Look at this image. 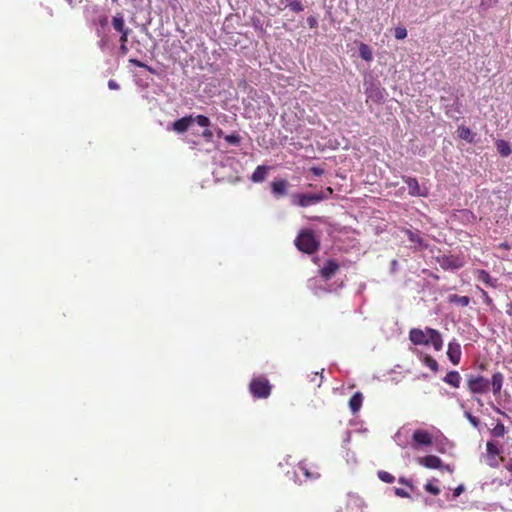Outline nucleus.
<instances>
[{
	"label": "nucleus",
	"mask_w": 512,
	"mask_h": 512,
	"mask_svg": "<svg viewBox=\"0 0 512 512\" xmlns=\"http://www.w3.org/2000/svg\"><path fill=\"white\" fill-rule=\"evenodd\" d=\"M409 340L416 346L432 345L435 351H440L443 348L441 333L430 327H426L425 329H410Z\"/></svg>",
	"instance_id": "obj_1"
},
{
	"label": "nucleus",
	"mask_w": 512,
	"mask_h": 512,
	"mask_svg": "<svg viewBox=\"0 0 512 512\" xmlns=\"http://www.w3.org/2000/svg\"><path fill=\"white\" fill-rule=\"evenodd\" d=\"M333 193L331 187L321 189L316 193H297L291 195V204L293 206L308 207L328 199Z\"/></svg>",
	"instance_id": "obj_2"
},
{
	"label": "nucleus",
	"mask_w": 512,
	"mask_h": 512,
	"mask_svg": "<svg viewBox=\"0 0 512 512\" xmlns=\"http://www.w3.org/2000/svg\"><path fill=\"white\" fill-rule=\"evenodd\" d=\"M296 247L307 254L318 250L319 240L311 230H302L295 239Z\"/></svg>",
	"instance_id": "obj_3"
},
{
	"label": "nucleus",
	"mask_w": 512,
	"mask_h": 512,
	"mask_svg": "<svg viewBox=\"0 0 512 512\" xmlns=\"http://www.w3.org/2000/svg\"><path fill=\"white\" fill-rule=\"evenodd\" d=\"M467 388L472 394H485L490 389L489 379L481 375H468Z\"/></svg>",
	"instance_id": "obj_4"
},
{
	"label": "nucleus",
	"mask_w": 512,
	"mask_h": 512,
	"mask_svg": "<svg viewBox=\"0 0 512 512\" xmlns=\"http://www.w3.org/2000/svg\"><path fill=\"white\" fill-rule=\"evenodd\" d=\"M249 390L256 398H267L271 393V386L265 377L260 376L251 380Z\"/></svg>",
	"instance_id": "obj_5"
},
{
	"label": "nucleus",
	"mask_w": 512,
	"mask_h": 512,
	"mask_svg": "<svg viewBox=\"0 0 512 512\" xmlns=\"http://www.w3.org/2000/svg\"><path fill=\"white\" fill-rule=\"evenodd\" d=\"M412 448L419 450L421 447L432 444V435L423 429H417L412 434Z\"/></svg>",
	"instance_id": "obj_6"
},
{
	"label": "nucleus",
	"mask_w": 512,
	"mask_h": 512,
	"mask_svg": "<svg viewBox=\"0 0 512 512\" xmlns=\"http://www.w3.org/2000/svg\"><path fill=\"white\" fill-rule=\"evenodd\" d=\"M403 181L406 183L409 189V194L416 197H427L429 194L428 188L418 183L414 177L404 176Z\"/></svg>",
	"instance_id": "obj_7"
},
{
	"label": "nucleus",
	"mask_w": 512,
	"mask_h": 512,
	"mask_svg": "<svg viewBox=\"0 0 512 512\" xmlns=\"http://www.w3.org/2000/svg\"><path fill=\"white\" fill-rule=\"evenodd\" d=\"M416 461L418 464H420L421 466H424L425 468H429V469H444L445 468V469L451 471L449 466H444L442 463V460L439 457L434 456V455L418 457L416 459Z\"/></svg>",
	"instance_id": "obj_8"
},
{
	"label": "nucleus",
	"mask_w": 512,
	"mask_h": 512,
	"mask_svg": "<svg viewBox=\"0 0 512 512\" xmlns=\"http://www.w3.org/2000/svg\"><path fill=\"white\" fill-rule=\"evenodd\" d=\"M438 262L443 269H459L464 266L463 258L454 255H443Z\"/></svg>",
	"instance_id": "obj_9"
},
{
	"label": "nucleus",
	"mask_w": 512,
	"mask_h": 512,
	"mask_svg": "<svg viewBox=\"0 0 512 512\" xmlns=\"http://www.w3.org/2000/svg\"><path fill=\"white\" fill-rule=\"evenodd\" d=\"M461 346L456 339L448 343L447 357L454 365H458L461 360Z\"/></svg>",
	"instance_id": "obj_10"
},
{
	"label": "nucleus",
	"mask_w": 512,
	"mask_h": 512,
	"mask_svg": "<svg viewBox=\"0 0 512 512\" xmlns=\"http://www.w3.org/2000/svg\"><path fill=\"white\" fill-rule=\"evenodd\" d=\"M289 183L285 179H277L271 182V191L276 198L287 195Z\"/></svg>",
	"instance_id": "obj_11"
},
{
	"label": "nucleus",
	"mask_w": 512,
	"mask_h": 512,
	"mask_svg": "<svg viewBox=\"0 0 512 512\" xmlns=\"http://www.w3.org/2000/svg\"><path fill=\"white\" fill-rule=\"evenodd\" d=\"M364 501L361 497L349 494L347 501V511L348 512H363Z\"/></svg>",
	"instance_id": "obj_12"
},
{
	"label": "nucleus",
	"mask_w": 512,
	"mask_h": 512,
	"mask_svg": "<svg viewBox=\"0 0 512 512\" xmlns=\"http://www.w3.org/2000/svg\"><path fill=\"white\" fill-rule=\"evenodd\" d=\"M194 122V117L193 116H185V117H182L178 120H176L173 124H172V129L174 131H176L177 133H183L185 132L189 127L190 125Z\"/></svg>",
	"instance_id": "obj_13"
},
{
	"label": "nucleus",
	"mask_w": 512,
	"mask_h": 512,
	"mask_svg": "<svg viewBox=\"0 0 512 512\" xmlns=\"http://www.w3.org/2000/svg\"><path fill=\"white\" fill-rule=\"evenodd\" d=\"M338 269L339 265L336 261L328 260L320 269V274L325 280H328L336 273Z\"/></svg>",
	"instance_id": "obj_14"
},
{
	"label": "nucleus",
	"mask_w": 512,
	"mask_h": 512,
	"mask_svg": "<svg viewBox=\"0 0 512 512\" xmlns=\"http://www.w3.org/2000/svg\"><path fill=\"white\" fill-rule=\"evenodd\" d=\"M490 386L492 388L493 394L498 395L502 389L504 383V376L501 372H495L492 374Z\"/></svg>",
	"instance_id": "obj_15"
},
{
	"label": "nucleus",
	"mask_w": 512,
	"mask_h": 512,
	"mask_svg": "<svg viewBox=\"0 0 512 512\" xmlns=\"http://www.w3.org/2000/svg\"><path fill=\"white\" fill-rule=\"evenodd\" d=\"M461 375L458 371L456 370H453V371H449L445 377L443 378V381L450 385L451 387L453 388H459L460 387V384H461Z\"/></svg>",
	"instance_id": "obj_16"
},
{
	"label": "nucleus",
	"mask_w": 512,
	"mask_h": 512,
	"mask_svg": "<svg viewBox=\"0 0 512 512\" xmlns=\"http://www.w3.org/2000/svg\"><path fill=\"white\" fill-rule=\"evenodd\" d=\"M267 173H268L267 166H264V165L257 166V168L252 173L250 179L254 183L263 182L267 177Z\"/></svg>",
	"instance_id": "obj_17"
},
{
	"label": "nucleus",
	"mask_w": 512,
	"mask_h": 512,
	"mask_svg": "<svg viewBox=\"0 0 512 512\" xmlns=\"http://www.w3.org/2000/svg\"><path fill=\"white\" fill-rule=\"evenodd\" d=\"M418 358L424 363L425 366L430 368L433 372H437L439 369V365L437 361L430 355L424 354L422 352L417 353Z\"/></svg>",
	"instance_id": "obj_18"
},
{
	"label": "nucleus",
	"mask_w": 512,
	"mask_h": 512,
	"mask_svg": "<svg viewBox=\"0 0 512 512\" xmlns=\"http://www.w3.org/2000/svg\"><path fill=\"white\" fill-rule=\"evenodd\" d=\"M475 276H476L477 280L485 283L486 285H488L490 287L496 286V279H493L486 270L478 269L475 272Z\"/></svg>",
	"instance_id": "obj_19"
},
{
	"label": "nucleus",
	"mask_w": 512,
	"mask_h": 512,
	"mask_svg": "<svg viewBox=\"0 0 512 512\" xmlns=\"http://www.w3.org/2000/svg\"><path fill=\"white\" fill-rule=\"evenodd\" d=\"M112 26L114 30L119 33L130 30V28L126 27L124 17L121 13H117L112 17Z\"/></svg>",
	"instance_id": "obj_20"
},
{
	"label": "nucleus",
	"mask_w": 512,
	"mask_h": 512,
	"mask_svg": "<svg viewBox=\"0 0 512 512\" xmlns=\"http://www.w3.org/2000/svg\"><path fill=\"white\" fill-rule=\"evenodd\" d=\"M363 402V396L360 392H356L349 400V408L353 414H356Z\"/></svg>",
	"instance_id": "obj_21"
},
{
	"label": "nucleus",
	"mask_w": 512,
	"mask_h": 512,
	"mask_svg": "<svg viewBox=\"0 0 512 512\" xmlns=\"http://www.w3.org/2000/svg\"><path fill=\"white\" fill-rule=\"evenodd\" d=\"M448 301L450 303H454L460 305L462 307H466L470 303V298L468 296H459L457 294H451L448 296Z\"/></svg>",
	"instance_id": "obj_22"
},
{
	"label": "nucleus",
	"mask_w": 512,
	"mask_h": 512,
	"mask_svg": "<svg viewBox=\"0 0 512 512\" xmlns=\"http://www.w3.org/2000/svg\"><path fill=\"white\" fill-rule=\"evenodd\" d=\"M496 147H497L499 154L502 157H508L512 152L509 143L505 140H498L496 142Z\"/></svg>",
	"instance_id": "obj_23"
},
{
	"label": "nucleus",
	"mask_w": 512,
	"mask_h": 512,
	"mask_svg": "<svg viewBox=\"0 0 512 512\" xmlns=\"http://www.w3.org/2000/svg\"><path fill=\"white\" fill-rule=\"evenodd\" d=\"M359 55L365 61L372 60V51L367 44L361 43L359 45Z\"/></svg>",
	"instance_id": "obj_24"
},
{
	"label": "nucleus",
	"mask_w": 512,
	"mask_h": 512,
	"mask_svg": "<svg viewBox=\"0 0 512 512\" xmlns=\"http://www.w3.org/2000/svg\"><path fill=\"white\" fill-rule=\"evenodd\" d=\"M459 137L472 143L474 141V135L468 127L461 126L458 128Z\"/></svg>",
	"instance_id": "obj_25"
},
{
	"label": "nucleus",
	"mask_w": 512,
	"mask_h": 512,
	"mask_svg": "<svg viewBox=\"0 0 512 512\" xmlns=\"http://www.w3.org/2000/svg\"><path fill=\"white\" fill-rule=\"evenodd\" d=\"M300 472L305 476L306 480H314L319 478L320 474L318 472L310 471L305 464H299Z\"/></svg>",
	"instance_id": "obj_26"
},
{
	"label": "nucleus",
	"mask_w": 512,
	"mask_h": 512,
	"mask_svg": "<svg viewBox=\"0 0 512 512\" xmlns=\"http://www.w3.org/2000/svg\"><path fill=\"white\" fill-rule=\"evenodd\" d=\"M406 235L409 239L410 242L418 245V246H422L423 245V240L419 234V232L417 231H412V230H406Z\"/></svg>",
	"instance_id": "obj_27"
},
{
	"label": "nucleus",
	"mask_w": 512,
	"mask_h": 512,
	"mask_svg": "<svg viewBox=\"0 0 512 512\" xmlns=\"http://www.w3.org/2000/svg\"><path fill=\"white\" fill-rule=\"evenodd\" d=\"M506 433V429H505V426L501 423V422H498L494 427L493 429L491 430V435L493 437H496V438H501L505 435Z\"/></svg>",
	"instance_id": "obj_28"
},
{
	"label": "nucleus",
	"mask_w": 512,
	"mask_h": 512,
	"mask_svg": "<svg viewBox=\"0 0 512 512\" xmlns=\"http://www.w3.org/2000/svg\"><path fill=\"white\" fill-rule=\"evenodd\" d=\"M486 451H487L488 457H490V456H498L500 454L499 447L495 443H493L491 441L487 442V444H486Z\"/></svg>",
	"instance_id": "obj_29"
},
{
	"label": "nucleus",
	"mask_w": 512,
	"mask_h": 512,
	"mask_svg": "<svg viewBox=\"0 0 512 512\" xmlns=\"http://www.w3.org/2000/svg\"><path fill=\"white\" fill-rule=\"evenodd\" d=\"M288 1H289L288 6L293 12L299 13L304 10V7L300 0H288Z\"/></svg>",
	"instance_id": "obj_30"
},
{
	"label": "nucleus",
	"mask_w": 512,
	"mask_h": 512,
	"mask_svg": "<svg viewBox=\"0 0 512 512\" xmlns=\"http://www.w3.org/2000/svg\"><path fill=\"white\" fill-rule=\"evenodd\" d=\"M194 122L201 127H208L211 124L210 119L204 115H197L194 117Z\"/></svg>",
	"instance_id": "obj_31"
},
{
	"label": "nucleus",
	"mask_w": 512,
	"mask_h": 512,
	"mask_svg": "<svg viewBox=\"0 0 512 512\" xmlns=\"http://www.w3.org/2000/svg\"><path fill=\"white\" fill-rule=\"evenodd\" d=\"M378 477L381 481L385 483H392L394 481V476L386 471H379Z\"/></svg>",
	"instance_id": "obj_32"
},
{
	"label": "nucleus",
	"mask_w": 512,
	"mask_h": 512,
	"mask_svg": "<svg viewBox=\"0 0 512 512\" xmlns=\"http://www.w3.org/2000/svg\"><path fill=\"white\" fill-rule=\"evenodd\" d=\"M424 488L428 493L432 495H438L440 493L439 487L434 485L432 482L426 483Z\"/></svg>",
	"instance_id": "obj_33"
},
{
	"label": "nucleus",
	"mask_w": 512,
	"mask_h": 512,
	"mask_svg": "<svg viewBox=\"0 0 512 512\" xmlns=\"http://www.w3.org/2000/svg\"><path fill=\"white\" fill-rule=\"evenodd\" d=\"M394 36L397 40H403L407 37V30L404 27L395 28Z\"/></svg>",
	"instance_id": "obj_34"
},
{
	"label": "nucleus",
	"mask_w": 512,
	"mask_h": 512,
	"mask_svg": "<svg viewBox=\"0 0 512 512\" xmlns=\"http://www.w3.org/2000/svg\"><path fill=\"white\" fill-rule=\"evenodd\" d=\"M225 140L231 145H239L241 138L238 134H229L225 136Z\"/></svg>",
	"instance_id": "obj_35"
},
{
	"label": "nucleus",
	"mask_w": 512,
	"mask_h": 512,
	"mask_svg": "<svg viewBox=\"0 0 512 512\" xmlns=\"http://www.w3.org/2000/svg\"><path fill=\"white\" fill-rule=\"evenodd\" d=\"M467 420L472 424L473 427L478 428L480 421L477 417L473 416L470 412L466 411L464 413Z\"/></svg>",
	"instance_id": "obj_36"
},
{
	"label": "nucleus",
	"mask_w": 512,
	"mask_h": 512,
	"mask_svg": "<svg viewBox=\"0 0 512 512\" xmlns=\"http://www.w3.org/2000/svg\"><path fill=\"white\" fill-rule=\"evenodd\" d=\"M402 435H403V430H399V431L395 434L394 439H395V441L397 442V444H398L399 446H401V447H406V446H407V441H406V439H405V440H403Z\"/></svg>",
	"instance_id": "obj_37"
},
{
	"label": "nucleus",
	"mask_w": 512,
	"mask_h": 512,
	"mask_svg": "<svg viewBox=\"0 0 512 512\" xmlns=\"http://www.w3.org/2000/svg\"><path fill=\"white\" fill-rule=\"evenodd\" d=\"M477 288H478V290L480 291L481 296H482V299H483V301L485 302V304H487L488 306H491V307H492V306H493V301H492V299L489 297L488 293H487L485 290H483L482 288H480V287H477Z\"/></svg>",
	"instance_id": "obj_38"
},
{
	"label": "nucleus",
	"mask_w": 512,
	"mask_h": 512,
	"mask_svg": "<svg viewBox=\"0 0 512 512\" xmlns=\"http://www.w3.org/2000/svg\"><path fill=\"white\" fill-rule=\"evenodd\" d=\"M129 62L132 63L133 65L137 66V67L145 68L148 71L153 72V69L150 66L146 65L145 63H143L140 60L130 59Z\"/></svg>",
	"instance_id": "obj_39"
},
{
	"label": "nucleus",
	"mask_w": 512,
	"mask_h": 512,
	"mask_svg": "<svg viewBox=\"0 0 512 512\" xmlns=\"http://www.w3.org/2000/svg\"><path fill=\"white\" fill-rule=\"evenodd\" d=\"M465 490V487L463 484H460L453 490L452 499H455L461 495Z\"/></svg>",
	"instance_id": "obj_40"
},
{
	"label": "nucleus",
	"mask_w": 512,
	"mask_h": 512,
	"mask_svg": "<svg viewBox=\"0 0 512 512\" xmlns=\"http://www.w3.org/2000/svg\"><path fill=\"white\" fill-rule=\"evenodd\" d=\"M130 32H131V29L120 33L121 34L120 35V44L128 42V36H129Z\"/></svg>",
	"instance_id": "obj_41"
},
{
	"label": "nucleus",
	"mask_w": 512,
	"mask_h": 512,
	"mask_svg": "<svg viewBox=\"0 0 512 512\" xmlns=\"http://www.w3.org/2000/svg\"><path fill=\"white\" fill-rule=\"evenodd\" d=\"M395 494L403 498L409 497V493L402 488H395Z\"/></svg>",
	"instance_id": "obj_42"
},
{
	"label": "nucleus",
	"mask_w": 512,
	"mask_h": 512,
	"mask_svg": "<svg viewBox=\"0 0 512 512\" xmlns=\"http://www.w3.org/2000/svg\"><path fill=\"white\" fill-rule=\"evenodd\" d=\"M488 465L492 468L498 467V461L496 459V456L488 457Z\"/></svg>",
	"instance_id": "obj_43"
},
{
	"label": "nucleus",
	"mask_w": 512,
	"mask_h": 512,
	"mask_svg": "<svg viewBox=\"0 0 512 512\" xmlns=\"http://www.w3.org/2000/svg\"><path fill=\"white\" fill-rule=\"evenodd\" d=\"M203 137L207 140V141H211L212 140V137H213V133L211 130L209 129H205L202 133Z\"/></svg>",
	"instance_id": "obj_44"
},
{
	"label": "nucleus",
	"mask_w": 512,
	"mask_h": 512,
	"mask_svg": "<svg viewBox=\"0 0 512 512\" xmlns=\"http://www.w3.org/2000/svg\"><path fill=\"white\" fill-rule=\"evenodd\" d=\"M108 87L111 90H118L120 88L119 84L112 79L108 81Z\"/></svg>",
	"instance_id": "obj_45"
},
{
	"label": "nucleus",
	"mask_w": 512,
	"mask_h": 512,
	"mask_svg": "<svg viewBox=\"0 0 512 512\" xmlns=\"http://www.w3.org/2000/svg\"><path fill=\"white\" fill-rule=\"evenodd\" d=\"M307 23H308V25H309L311 28H314V27H316V26H317V20H316V18H315V17H313V16H310V17H308V18H307Z\"/></svg>",
	"instance_id": "obj_46"
},
{
	"label": "nucleus",
	"mask_w": 512,
	"mask_h": 512,
	"mask_svg": "<svg viewBox=\"0 0 512 512\" xmlns=\"http://www.w3.org/2000/svg\"><path fill=\"white\" fill-rule=\"evenodd\" d=\"M120 52L122 55H126L128 53L127 43L120 44Z\"/></svg>",
	"instance_id": "obj_47"
},
{
	"label": "nucleus",
	"mask_w": 512,
	"mask_h": 512,
	"mask_svg": "<svg viewBox=\"0 0 512 512\" xmlns=\"http://www.w3.org/2000/svg\"><path fill=\"white\" fill-rule=\"evenodd\" d=\"M311 171H312V173H313L314 175H316V176H320V175H322V174H323V169L318 168V167H313V168L311 169Z\"/></svg>",
	"instance_id": "obj_48"
},
{
	"label": "nucleus",
	"mask_w": 512,
	"mask_h": 512,
	"mask_svg": "<svg viewBox=\"0 0 512 512\" xmlns=\"http://www.w3.org/2000/svg\"><path fill=\"white\" fill-rule=\"evenodd\" d=\"M507 309H506V313L509 315V316H512V302H509L507 304Z\"/></svg>",
	"instance_id": "obj_49"
},
{
	"label": "nucleus",
	"mask_w": 512,
	"mask_h": 512,
	"mask_svg": "<svg viewBox=\"0 0 512 512\" xmlns=\"http://www.w3.org/2000/svg\"><path fill=\"white\" fill-rule=\"evenodd\" d=\"M399 482L404 484V485H406V486L412 487L411 483L407 479H405V478H400Z\"/></svg>",
	"instance_id": "obj_50"
},
{
	"label": "nucleus",
	"mask_w": 512,
	"mask_h": 512,
	"mask_svg": "<svg viewBox=\"0 0 512 512\" xmlns=\"http://www.w3.org/2000/svg\"><path fill=\"white\" fill-rule=\"evenodd\" d=\"M375 92V96L378 98V99H381L382 98V93L381 91L377 88L374 90Z\"/></svg>",
	"instance_id": "obj_51"
},
{
	"label": "nucleus",
	"mask_w": 512,
	"mask_h": 512,
	"mask_svg": "<svg viewBox=\"0 0 512 512\" xmlns=\"http://www.w3.org/2000/svg\"><path fill=\"white\" fill-rule=\"evenodd\" d=\"M106 43H107V41L105 39H101L100 42H99L100 48L104 49V47L106 46Z\"/></svg>",
	"instance_id": "obj_52"
},
{
	"label": "nucleus",
	"mask_w": 512,
	"mask_h": 512,
	"mask_svg": "<svg viewBox=\"0 0 512 512\" xmlns=\"http://www.w3.org/2000/svg\"><path fill=\"white\" fill-rule=\"evenodd\" d=\"M491 407L494 409L495 412H497L499 414H503V412L500 410V408L495 406L493 403H491Z\"/></svg>",
	"instance_id": "obj_53"
},
{
	"label": "nucleus",
	"mask_w": 512,
	"mask_h": 512,
	"mask_svg": "<svg viewBox=\"0 0 512 512\" xmlns=\"http://www.w3.org/2000/svg\"><path fill=\"white\" fill-rule=\"evenodd\" d=\"M506 469L512 473V463L507 464Z\"/></svg>",
	"instance_id": "obj_54"
},
{
	"label": "nucleus",
	"mask_w": 512,
	"mask_h": 512,
	"mask_svg": "<svg viewBox=\"0 0 512 512\" xmlns=\"http://www.w3.org/2000/svg\"><path fill=\"white\" fill-rule=\"evenodd\" d=\"M476 401H477V403H478L480 406H482V405H483V403H482L481 399L476 398Z\"/></svg>",
	"instance_id": "obj_55"
},
{
	"label": "nucleus",
	"mask_w": 512,
	"mask_h": 512,
	"mask_svg": "<svg viewBox=\"0 0 512 512\" xmlns=\"http://www.w3.org/2000/svg\"><path fill=\"white\" fill-rule=\"evenodd\" d=\"M382 28H383V26H382V25H380V26H379V28H378V32H381V31H382Z\"/></svg>",
	"instance_id": "obj_56"
},
{
	"label": "nucleus",
	"mask_w": 512,
	"mask_h": 512,
	"mask_svg": "<svg viewBox=\"0 0 512 512\" xmlns=\"http://www.w3.org/2000/svg\"><path fill=\"white\" fill-rule=\"evenodd\" d=\"M106 22V19H103V21L101 22L102 25H104Z\"/></svg>",
	"instance_id": "obj_57"
}]
</instances>
